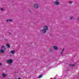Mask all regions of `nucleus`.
Listing matches in <instances>:
<instances>
[{"instance_id": "nucleus-18", "label": "nucleus", "mask_w": 79, "mask_h": 79, "mask_svg": "<svg viewBox=\"0 0 79 79\" xmlns=\"http://www.w3.org/2000/svg\"><path fill=\"white\" fill-rule=\"evenodd\" d=\"M1 11H4V9H2V8H1Z\"/></svg>"}, {"instance_id": "nucleus-22", "label": "nucleus", "mask_w": 79, "mask_h": 79, "mask_svg": "<svg viewBox=\"0 0 79 79\" xmlns=\"http://www.w3.org/2000/svg\"><path fill=\"white\" fill-rule=\"evenodd\" d=\"M56 1H58V0H56Z\"/></svg>"}, {"instance_id": "nucleus-7", "label": "nucleus", "mask_w": 79, "mask_h": 79, "mask_svg": "<svg viewBox=\"0 0 79 79\" xmlns=\"http://www.w3.org/2000/svg\"><path fill=\"white\" fill-rule=\"evenodd\" d=\"M1 49L2 50H5L6 49V48H5V46H2L1 48Z\"/></svg>"}, {"instance_id": "nucleus-19", "label": "nucleus", "mask_w": 79, "mask_h": 79, "mask_svg": "<svg viewBox=\"0 0 79 79\" xmlns=\"http://www.w3.org/2000/svg\"><path fill=\"white\" fill-rule=\"evenodd\" d=\"M73 3V2L72 1H69V3Z\"/></svg>"}, {"instance_id": "nucleus-13", "label": "nucleus", "mask_w": 79, "mask_h": 79, "mask_svg": "<svg viewBox=\"0 0 79 79\" xmlns=\"http://www.w3.org/2000/svg\"><path fill=\"white\" fill-rule=\"evenodd\" d=\"M6 45L8 48H10V45L8 44H7Z\"/></svg>"}, {"instance_id": "nucleus-2", "label": "nucleus", "mask_w": 79, "mask_h": 79, "mask_svg": "<svg viewBox=\"0 0 79 79\" xmlns=\"http://www.w3.org/2000/svg\"><path fill=\"white\" fill-rule=\"evenodd\" d=\"M34 6L35 8H39V5L38 4L36 3L34 4Z\"/></svg>"}, {"instance_id": "nucleus-10", "label": "nucleus", "mask_w": 79, "mask_h": 79, "mask_svg": "<svg viewBox=\"0 0 79 79\" xmlns=\"http://www.w3.org/2000/svg\"><path fill=\"white\" fill-rule=\"evenodd\" d=\"M4 52H5L4 50L1 49L0 50V53H4Z\"/></svg>"}, {"instance_id": "nucleus-21", "label": "nucleus", "mask_w": 79, "mask_h": 79, "mask_svg": "<svg viewBox=\"0 0 79 79\" xmlns=\"http://www.w3.org/2000/svg\"><path fill=\"white\" fill-rule=\"evenodd\" d=\"M18 79H21V78L20 77Z\"/></svg>"}, {"instance_id": "nucleus-1", "label": "nucleus", "mask_w": 79, "mask_h": 79, "mask_svg": "<svg viewBox=\"0 0 79 79\" xmlns=\"http://www.w3.org/2000/svg\"><path fill=\"white\" fill-rule=\"evenodd\" d=\"M7 63L8 64H11L13 62V60L11 59L7 60Z\"/></svg>"}, {"instance_id": "nucleus-15", "label": "nucleus", "mask_w": 79, "mask_h": 79, "mask_svg": "<svg viewBox=\"0 0 79 79\" xmlns=\"http://www.w3.org/2000/svg\"><path fill=\"white\" fill-rule=\"evenodd\" d=\"M42 75H40L38 77V78H41V77H42Z\"/></svg>"}, {"instance_id": "nucleus-17", "label": "nucleus", "mask_w": 79, "mask_h": 79, "mask_svg": "<svg viewBox=\"0 0 79 79\" xmlns=\"http://www.w3.org/2000/svg\"><path fill=\"white\" fill-rule=\"evenodd\" d=\"M69 66H74V65L70 64L69 65Z\"/></svg>"}, {"instance_id": "nucleus-16", "label": "nucleus", "mask_w": 79, "mask_h": 79, "mask_svg": "<svg viewBox=\"0 0 79 79\" xmlns=\"http://www.w3.org/2000/svg\"><path fill=\"white\" fill-rule=\"evenodd\" d=\"M64 50V49H63V50H62L61 53H60L61 55H62V53L63 52V51Z\"/></svg>"}, {"instance_id": "nucleus-11", "label": "nucleus", "mask_w": 79, "mask_h": 79, "mask_svg": "<svg viewBox=\"0 0 79 79\" xmlns=\"http://www.w3.org/2000/svg\"><path fill=\"white\" fill-rule=\"evenodd\" d=\"M49 51L50 52H52L53 51V49L50 48L49 49Z\"/></svg>"}, {"instance_id": "nucleus-3", "label": "nucleus", "mask_w": 79, "mask_h": 79, "mask_svg": "<svg viewBox=\"0 0 79 79\" xmlns=\"http://www.w3.org/2000/svg\"><path fill=\"white\" fill-rule=\"evenodd\" d=\"M54 3L56 5H58L60 4V2L58 1H55L54 2Z\"/></svg>"}, {"instance_id": "nucleus-6", "label": "nucleus", "mask_w": 79, "mask_h": 79, "mask_svg": "<svg viewBox=\"0 0 79 79\" xmlns=\"http://www.w3.org/2000/svg\"><path fill=\"white\" fill-rule=\"evenodd\" d=\"M10 53L14 55L15 53V50H11L10 51Z\"/></svg>"}, {"instance_id": "nucleus-20", "label": "nucleus", "mask_w": 79, "mask_h": 79, "mask_svg": "<svg viewBox=\"0 0 79 79\" xmlns=\"http://www.w3.org/2000/svg\"><path fill=\"white\" fill-rule=\"evenodd\" d=\"M2 63H0V66H2Z\"/></svg>"}, {"instance_id": "nucleus-8", "label": "nucleus", "mask_w": 79, "mask_h": 79, "mask_svg": "<svg viewBox=\"0 0 79 79\" xmlns=\"http://www.w3.org/2000/svg\"><path fill=\"white\" fill-rule=\"evenodd\" d=\"M9 22H13V20H12V19H7L6 20V22H9Z\"/></svg>"}, {"instance_id": "nucleus-5", "label": "nucleus", "mask_w": 79, "mask_h": 79, "mask_svg": "<svg viewBox=\"0 0 79 79\" xmlns=\"http://www.w3.org/2000/svg\"><path fill=\"white\" fill-rule=\"evenodd\" d=\"M43 29L47 31L48 30V27L47 26H43Z\"/></svg>"}, {"instance_id": "nucleus-4", "label": "nucleus", "mask_w": 79, "mask_h": 79, "mask_svg": "<svg viewBox=\"0 0 79 79\" xmlns=\"http://www.w3.org/2000/svg\"><path fill=\"white\" fill-rule=\"evenodd\" d=\"M46 30L43 29L41 31V32L42 33H45L46 32Z\"/></svg>"}, {"instance_id": "nucleus-9", "label": "nucleus", "mask_w": 79, "mask_h": 79, "mask_svg": "<svg viewBox=\"0 0 79 79\" xmlns=\"http://www.w3.org/2000/svg\"><path fill=\"white\" fill-rule=\"evenodd\" d=\"M53 48L54 50H57L58 49V47L56 46H53Z\"/></svg>"}, {"instance_id": "nucleus-14", "label": "nucleus", "mask_w": 79, "mask_h": 79, "mask_svg": "<svg viewBox=\"0 0 79 79\" xmlns=\"http://www.w3.org/2000/svg\"><path fill=\"white\" fill-rule=\"evenodd\" d=\"M70 19H73V16H70Z\"/></svg>"}, {"instance_id": "nucleus-12", "label": "nucleus", "mask_w": 79, "mask_h": 79, "mask_svg": "<svg viewBox=\"0 0 79 79\" xmlns=\"http://www.w3.org/2000/svg\"><path fill=\"white\" fill-rule=\"evenodd\" d=\"M2 76L3 77H6V74H5V73H3L2 74Z\"/></svg>"}]
</instances>
